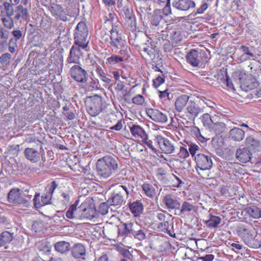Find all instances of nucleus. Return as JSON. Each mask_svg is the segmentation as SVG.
<instances>
[{"label":"nucleus","instance_id":"nucleus-1","mask_svg":"<svg viewBox=\"0 0 261 261\" xmlns=\"http://www.w3.org/2000/svg\"><path fill=\"white\" fill-rule=\"evenodd\" d=\"M96 167L98 175L107 178L117 171L118 159L111 155L105 156L98 160Z\"/></svg>","mask_w":261,"mask_h":261},{"label":"nucleus","instance_id":"nucleus-2","mask_svg":"<svg viewBox=\"0 0 261 261\" xmlns=\"http://www.w3.org/2000/svg\"><path fill=\"white\" fill-rule=\"evenodd\" d=\"M237 232L238 236L248 247L255 249L260 247V242L256 238L254 229L251 226L239 225L237 228Z\"/></svg>","mask_w":261,"mask_h":261},{"label":"nucleus","instance_id":"nucleus-3","mask_svg":"<svg viewBox=\"0 0 261 261\" xmlns=\"http://www.w3.org/2000/svg\"><path fill=\"white\" fill-rule=\"evenodd\" d=\"M123 229H118L120 236H131L135 239L143 241L146 238V229L137 222H128L122 224Z\"/></svg>","mask_w":261,"mask_h":261},{"label":"nucleus","instance_id":"nucleus-4","mask_svg":"<svg viewBox=\"0 0 261 261\" xmlns=\"http://www.w3.org/2000/svg\"><path fill=\"white\" fill-rule=\"evenodd\" d=\"M75 44L79 45L83 49H85L89 42V31L86 23L80 21L77 24L74 32Z\"/></svg>","mask_w":261,"mask_h":261},{"label":"nucleus","instance_id":"nucleus-5","mask_svg":"<svg viewBox=\"0 0 261 261\" xmlns=\"http://www.w3.org/2000/svg\"><path fill=\"white\" fill-rule=\"evenodd\" d=\"M248 74V73L244 69L236 70L232 74V80L228 76L226 77V86L228 88L232 89L233 91H236V90L234 88L233 82L239 88H241L242 85L243 83H244Z\"/></svg>","mask_w":261,"mask_h":261},{"label":"nucleus","instance_id":"nucleus-6","mask_svg":"<svg viewBox=\"0 0 261 261\" xmlns=\"http://www.w3.org/2000/svg\"><path fill=\"white\" fill-rule=\"evenodd\" d=\"M24 193L19 189H12L8 194V199L10 203L22 205L28 207L30 204L29 199L24 197Z\"/></svg>","mask_w":261,"mask_h":261},{"label":"nucleus","instance_id":"nucleus-7","mask_svg":"<svg viewBox=\"0 0 261 261\" xmlns=\"http://www.w3.org/2000/svg\"><path fill=\"white\" fill-rule=\"evenodd\" d=\"M196 170L199 175L200 171L210 169L213 166V162L210 156L204 154H198L195 156Z\"/></svg>","mask_w":261,"mask_h":261},{"label":"nucleus","instance_id":"nucleus-8","mask_svg":"<svg viewBox=\"0 0 261 261\" xmlns=\"http://www.w3.org/2000/svg\"><path fill=\"white\" fill-rule=\"evenodd\" d=\"M71 77L75 81L85 83L87 82L89 75L87 71L79 65L75 64L70 69Z\"/></svg>","mask_w":261,"mask_h":261},{"label":"nucleus","instance_id":"nucleus-9","mask_svg":"<svg viewBox=\"0 0 261 261\" xmlns=\"http://www.w3.org/2000/svg\"><path fill=\"white\" fill-rule=\"evenodd\" d=\"M81 46L76 44L73 45L70 50L69 55L67 59L66 66L69 67L70 65L74 64L77 65L80 63V59L82 55Z\"/></svg>","mask_w":261,"mask_h":261},{"label":"nucleus","instance_id":"nucleus-10","mask_svg":"<svg viewBox=\"0 0 261 261\" xmlns=\"http://www.w3.org/2000/svg\"><path fill=\"white\" fill-rule=\"evenodd\" d=\"M154 141L159 146L160 149L165 153H171L174 152V147L171 142L161 136L155 137Z\"/></svg>","mask_w":261,"mask_h":261},{"label":"nucleus","instance_id":"nucleus-11","mask_svg":"<svg viewBox=\"0 0 261 261\" xmlns=\"http://www.w3.org/2000/svg\"><path fill=\"white\" fill-rule=\"evenodd\" d=\"M147 116L153 121L161 123H165L168 120L167 114L154 109H148L146 111Z\"/></svg>","mask_w":261,"mask_h":261},{"label":"nucleus","instance_id":"nucleus-12","mask_svg":"<svg viewBox=\"0 0 261 261\" xmlns=\"http://www.w3.org/2000/svg\"><path fill=\"white\" fill-rule=\"evenodd\" d=\"M172 6L181 11H188L196 7V3L193 0H174Z\"/></svg>","mask_w":261,"mask_h":261},{"label":"nucleus","instance_id":"nucleus-13","mask_svg":"<svg viewBox=\"0 0 261 261\" xmlns=\"http://www.w3.org/2000/svg\"><path fill=\"white\" fill-rule=\"evenodd\" d=\"M186 59L187 62L193 67L199 66L202 59V53L201 51L196 49H191L187 55Z\"/></svg>","mask_w":261,"mask_h":261},{"label":"nucleus","instance_id":"nucleus-14","mask_svg":"<svg viewBox=\"0 0 261 261\" xmlns=\"http://www.w3.org/2000/svg\"><path fill=\"white\" fill-rule=\"evenodd\" d=\"M163 202L168 210H176L180 208V203L174 194L166 195L163 198Z\"/></svg>","mask_w":261,"mask_h":261},{"label":"nucleus","instance_id":"nucleus-15","mask_svg":"<svg viewBox=\"0 0 261 261\" xmlns=\"http://www.w3.org/2000/svg\"><path fill=\"white\" fill-rule=\"evenodd\" d=\"M57 187L58 184L55 181L51 182L47 185L45 189V193H43L41 197L44 205L51 203L52 195Z\"/></svg>","mask_w":261,"mask_h":261},{"label":"nucleus","instance_id":"nucleus-16","mask_svg":"<svg viewBox=\"0 0 261 261\" xmlns=\"http://www.w3.org/2000/svg\"><path fill=\"white\" fill-rule=\"evenodd\" d=\"M49 10L52 15L56 17V18L63 21L67 20L66 14L63 8L60 5L52 3L49 7Z\"/></svg>","mask_w":261,"mask_h":261},{"label":"nucleus","instance_id":"nucleus-17","mask_svg":"<svg viewBox=\"0 0 261 261\" xmlns=\"http://www.w3.org/2000/svg\"><path fill=\"white\" fill-rule=\"evenodd\" d=\"M241 216L243 217L249 216L253 219L261 218V208L255 206L246 207L241 212ZM247 218V217L242 218V219H244V221H245Z\"/></svg>","mask_w":261,"mask_h":261},{"label":"nucleus","instance_id":"nucleus-18","mask_svg":"<svg viewBox=\"0 0 261 261\" xmlns=\"http://www.w3.org/2000/svg\"><path fill=\"white\" fill-rule=\"evenodd\" d=\"M71 254L75 258L85 259L86 250L85 247L81 243H76L71 247Z\"/></svg>","mask_w":261,"mask_h":261},{"label":"nucleus","instance_id":"nucleus-19","mask_svg":"<svg viewBox=\"0 0 261 261\" xmlns=\"http://www.w3.org/2000/svg\"><path fill=\"white\" fill-rule=\"evenodd\" d=\"M150 23L152 26L162 28L165 23V20L162 16L161 9H157L153 12V14L150 18Z\"/></svg>","mask_w":261,"mask_h":261},{"label":"nucleus","instance_id":"nucleus-20","mask_svg":"<svg viewBox=\"0 0 261 261\" xmlns=\"http://www.w3.org/2000/svg\"><path fill=\"white\" fill-rule=\"evenodd\" d=\"M101 110V102L99 99H94L87 105V111L92 116H97Z\"/></svg>","mask_w":261,"mask_h":261},{"label":"nucleus","instance_id":"nucleus-21","mask_svg":"<svg viewBox=\"0 0 261 261\" xmlns=\"http://www.w3.org/2000/svg\"><path fill=\"white\" fill-rule=\"evenodd\" d=\"M220 119L221 118L219 116V119H217L216 122H214L208 128L211 133L216 136L223 134L228 129L226 125L220 121Z\"/></svg>","mask_w":261,"mask_h":261},{"label":"nucleus","instance_id":"nucleus-22","mask_svg":"<svg viewBox=\"0 0 261 261\" xmlns=\"http://www.w3.org/2000/svg\"><path fill=\"white\" fill-rule=\"evenodd\" d=\"M125 41L123 40L121 35H110V40L109 46L111 48L113 51L117 52L120 47L125 43Z\"/></svg>","mask_w":261,"mask_h":261},{"label":"nucleus","instance_id":"nucleus-23","mask_svg":"<svg viewBox=\"0 0 261 261\" xmlns=\"http://www.w3.org/2000/svg\"><path fill=\"white\" fill-rule=\"evenodd\" d=\"M252 154V153L248 148L244 147L237 150L236 157L240 162L245 163L250 160Z\"/></svg>","mask_w":261,"mask_h":261},{"label":"nucleus","instance_id":"nucleus-24","mask_svg":"<svg viewBox=\"0 0 261 261\" xmlns=\"http://www.w3.org/2000/svg\"><path fill=\"white\" fill-rule=\"evenodd\" d=\"M258 85L256 79L252 75L248 74L244 83H243L241 89L247 92L256 88Z\"/></svg>","mask_w":261,"mask_h":261},{"label":"nucleus","instance_id":"nucleus-25","mask_svg":"<svg viewBox=\"0 0 261 261\" xmlns=\"http://www.w3.org/2000/svg\"><path fill=\"white\" fill-rule=\"evenodd\" d=\"M246 144L248 148L253 153L261 150V144L260 142L252 136H249L246 139Z\"/></svg>","mask_w":261,"mask_h":261},{"label":"nucleus","instance_id":"nucleus-26","mask_svg":"<svg viewBox=\"0 0 261 261\" xmlns=\"http://www.w3.org/2000/svg\"><path fill=\"white\" fill-rule=\"evenodd\" d=\"M245 137V132L239 127H234L229 132V138L236 142L241 141Z\"/></svg>","mask_w":261,"mask_h":261},{"label":"nucleus","instance_id":"nucleus-27","mask_svg":"<svg viewBox=\"0 0 261 261\" xmlns=\"http://www.w3.org/2000/svg\"><path fill=\"white\" fill-rule=\"evenodd\" d=\"M132 135L136 138L145 139L148 138V135L144 129L139 125H133L130 127Z\"/></svg>","mask_w":261,"mask_h":261},{"label":"nucleus","instance_id":"nucleus-28","mask_svg":"<svg viewBox=\"0 0 261 261\" xmlns=\"http://www.w3.org/2000/svg\"><path fill=\"white\" fill-rule=\"evenodd\" d=\"M123 196L119 194L115 190L111 194L107 200L108 204L112 206H120L123 202Z\"/></svg>","mask_w":261,"mask_h":261},{"label":"nucleus","instance_id":"nucleus-29","mask_svg":"<svg viewBox=\"0 0 261 261\" xmlns=\"http://www.w3.org/2000/svg\"><path fill=\"white\" fill-rule=\"evenodd\" d=\"M25 157L32 163H36L40 160V153L33 148H27L24 150Z\"/></svg>","mask_w":261,"mask_h":261},{"label":"nucleus","instance_id":"nucleus-30","mask_svg":"<svg viewBox=\"0 0 261 261\" xmlns=\"http://www.w3.org/2000/svg\"><path fill=\"white\" fill-rule=\"evenodd\" d=\"M14 238V233L10 231H4L0 234V248L10 244Z\"/></svg>","mask_w":261,"mask_h":261},{"label":"nucleus","instance_id":"nucleus-31","mask_svg":"<svg viewBox=\"0 0 261 261\" xmlns=\"http://www.w3.org/2000/svg\"><path fill=\"white\" fill-rule=\"evenodd\" d=\"M130 212L137 217L140 215L143 210V206L141 201L137 200L128 204Z\"/></svg>","mask_w":261,"mask_h":261},{"label":"nucleus","instance_id":"nucleus-32","mask_svg":"<svg viewBox=\"0 0 261 261\" xmlns=\"http://www.w3.org/2000/svg\"><path fill=\"white\" fill-rule=\"evenodd\" d=\"M83 219L92 220L95 217L96 211L93 208L88 206L86 203L83 202Z\"/></svg>","mask_w":261,"mask_h":261},{"label":"nucleus","instance_id":"nucleus-33","mask_svg":"<svg viewBox=\"0 0 261 261\" xmlns=\"http://www.w3.org/2000/svg\"><path fill=\"white\" fill-rule=\"evenodd\" d=\"M188 113L193 117L195 118L198 114L203 112V110L201 109L196 103L190 101L187 107Z\"/></svg>","mask_w":261,"mask_h":261},{"label":"nucleus","instance_id":"nucleus-34","mask_svg":"<svg viewBox=\"0 0 261 261\" xmlns=\"http://www.w3.org/2000/svg\"><path fill=\"white\" fill-rule=\"evenodd\" d=\"M123 61L124 59L123 57L114 55L106 59V64L108 67L114 68L118 63Z\"/></svg>","mask_w":261,"mask_h":261},{"label":"nucleus","instance_id":"nucleus-35","mask_svg":"<svg viewBox=\"0 0 261 261\" xmlns=\"http://www.w3.org/2000/svg\"><path fill=\"white\" fill-rule=\"evenodd\" d=\"M217 119H219V116L217 115L211 116L208 113H204L201 117V121L203 125L208 128L214 122H216Z\"/></svg>","mask_w":261,"mask_h":261},{"label":"nucleus","instance_id":"nucleus-36","mask_svg":"<svg viewBox=\"0 0 261 261\" xmlns=\"http://www.w3.org/2000/svg\"><path fill=\"white\" fill-rule=\"evenodd\" d=\"M189 96L187 95H182L178 97L175 102L176 110L180 112H181L189 100Z\"/></svg>","mask_w":261,"mask_h":261},{"label":"nucleus","instance_id":"nucleus-37","mask_svg":"<svg viewBox=\"0 0 261 261\" xmlns=\"http://www.w3.org/2000/svg\"><path fill=\"white\" fill-rule=\"evenodd\" d=\"M55 250L62 254L68 252L71 248L70 244L65 241H59L55 244Z\"/></svg>","mask_w":261,"mask_h":261},{"label":"nucleus","instance_id":"nucleus-38","mask_svg":"<svg viewBox=\"0 0 261 261\" xmlns=\"http://www.w3.org/2000/svg\"><path fill=\"white\" fill-rule=\"evenodd\" d=\"M195 211L196 207L193 204L185 201L181 204L179 215L182 216Z\"/></svg>","mask_w":261,"mask_h":261},{"label":"nucleus","instance_id":"nucleus-39","mask_svg":"<svg viewBox=\"0 0 261 261\" xmlns=\"http://www.w3.org/2000/svg\"><path fill=\"white\" fill-rule=\"evenodd\" d=\"M142 190L145 194L148 197L153 199L156 194L154 188L148 183H144L141 186Z\"/></svg>","mask_w":261,"mask_h":261},{"label":"nucleus","instance_id":"nucleus-40","mask_svg":"<svg viewBox=\"0 0 261 261\" xmlns=\"http://www.w3.org/2000/svg\"><path fill=\"white\" fill-rule=\"evenodd\" d=\"M221 218L218 216L210 215L208 220L205 221V223L207 226L211 228H215L221 223Z\"/></svg>","mask_w":261,"mask_h":261},{"label":"nucleus","instance_id":"nucleus-41","mask_svg":"<svg viewBox=\"0 0 261 261\" xmlns=\"http://www.w3.org/2000/svg\"><path fill=\"white\" fill-rule=\"evenodd\" d=\"M239 50L243 53L242 55H241L239 58L238 60L241 62H244L245 58L247 55H250L251 57L256 58V55L250 51L249 48L248 46L245 45H242L240 48Z\"/></svg>","mask_w":261,"mask_h":261},{"label":"nucleus","instance_id":"nucleus-42","mask_svg":"<svg viewBox=\"0 0 261 261\" xmlns=\"http://www.w3.org/2000/svg\"><path fill=\"white\" fill-rule=\"evenodd\" d=\"M16 15L15 18L18 20L21 17L24 19H27L28 16V10L26 8H24L22 5H18L16 10Z\"/></svg>","mask_w":261,"mask_h":261},{"label":"nucleus","instance_id":"nucleus-43","mask_svg":"<svg viewBox=\"0 0 261 261\" xmlns=\"http://www.w3.org/2000/svg\"><path fill=\"white\" fill-rule=\"evenodd\" d=\"M169 38L172 43H177L182 40L180 32L175 29L171 30L169 33Z\"/></svg>","mask_w":261,"mask_h":261},{"label":"nucleus","instance_id":"nucleus-44","mask_svg":"<svg viewBox=\"0 0 261 261\" xmlns=\"http://www.w3.org/2000/svg\"><path fill=\"white\" fill-rule=\"evenodd\" d=\"M95 71L102 82L107 84L110 83L112 81L111 79L107 76V74L104 72L103 70L100 66H96Z\"/></svg>","mask_w":261,"mask_h":261},{"label":"nucleus","instance_id":"nucleus-45","mask_svg":"<svg viewBox=\"0 0 261 261\" xmlns=\"http://www.w3.org/2000/svg\"><path fill=\"white\" fill-rule=\"evenodd\" d=\"M38 249L40 253L44 255H49L51 252V246L46 243L40 244Z\"/></svg>","mask_w":261,"mask_h":261},{"label":"nucleus","instance_id":"nucleus-46","mask_svg":"<svg viewBox=\"0 0 261 261\" xmlns=\"http://www.w3.org/2000/svg\"><path fill=\"white\" fill-rule=\"evenodd\" d=\"M120 254L122 255V258L127 261H133V255L127 249H122L120 250Z\"/></svg>","mask_w":261,"mask_h":261},{"label":"nucleus","instance_id":"nucleus-47","mask_svg":"<svg viewBox=\"0 0 261 261\" xmlns=\"http://www.w3.org/2000/svg\"><path fill=\"white\" fill-rule=\"evenodd\" d=\"M141 50L144 53V55L146 54L149 57L153 55L154 49L152 45L149 46V45L144 44L141 47Z\"/></svg>","mask_w":261,"mask_h":261},{"label":"nucleus","instance_id":"nucleus-48","mask_svg":"<svg viewBox=\"0 0 261 261\" xmlns=\"http://www.w3.org/2000/svg\"><path fill=\"white\" fill-rule=\"evenodd\" d=\"M165 77L163 73L158 75L155 79L153 80L154 87L158 88L165 82Z\"/></svg>","mask_w":261,"mask_h":261},{"label":"nucleus","instance_id":"nucleus-49","mask_svg":"<svg viewBox=\"0 0 261 261\" xmlns=\"http://www.w3.org/2000/svg\"><path fill=\"white\" fill-rule=\"evenodd\" d=\"M83 203L80 206L76 207L75 204V212H74V219L82 220L83 219Z\"/></svg>","mask_w":261,"mask_h":261},{"label":"nucleus","instance_id":"nucleus-50","mask_svg":"<svg viewBox=\"0 0 261 261\" xmlns=\"http://www.w3.org/2000/svg\"><path fill=\"white\" fill-rule=\"evenodd\" d=\"M34 205L36 208H40L41 207L44 206L42 203L41 198H40V193H36L33 199Z\"/></svg>","mask_w":261,"mask_h":261},{"label":"nucleus","instance_id":"nucleus-51","mask_svg":"<svg viewBox=\"0 0 261 261\" xmlns=\"http://www.w3.org/2000/svg\"><path fill=\"white\" fill-rule=\"evenodd\" d=\"M4 25L8 29H12L14 27L13 20L11 17H4L2 18Z\"/></svg>","mask_w":261,"mask_h":261},{"label":"nucleus","instance_id":"nucleus-52","mask_svg":"<svg viewBox=\"0 0 261 261\" xmlns=\"http://www.w3.org/2000/svg\"><path fill=\"white\" fill-rule=\"evenodd\" d=\"M12 58V55L9 53H5L0 57V62L4 65H7L9 63V61Z\"/></svg>","mask_w":261,"mask_h":261},{"label":"nucleus","instance_id":"nucleus-53","mask_svg":"<svg viewBox=\"0 0 261 261\" xmlns=\"http://www.w3.org/2000/svg\"><path fill=\"white\" fill-rule=\"evenodd\" d=\"M9 32L8 30H6L4 28H1L0 29V37L2 39L6 40L9 37ZM6 42V41L0 42V44L2 45H4Z\"/></svg>","mask_w":261,"mask_h":261},{"label":"nucleus","instance_id":"nucleus-54","mask_svg":"<svg viewBox=\"0 0 261 261\" xmlns=\"http://www.w3.org/2000/svg\"><path fill=\"white\" fill-rule=\"evenodd\" d=\"M4 7L6 11L7 15L9 17H11L14 14V9L12 6V4L8 3H5L4 4Z\"/></svg>","mask_w":261,"mask_h":261},{"label":"nucleus","instance_id":"nucleus-55","mask_svg":"<svg viewBox=\"0 0 261 261\" xmlns=\"http://www.w3.org/2000/svg\"><path fill=\"white\" fill-rule=\"evenodd\" d=\"M119 53L123 56H125L126 57L129 56V53L130 51V49L129 47L126 45V42L123 44L119 49Z\"/></svg>","mask_w":261,"mask_h":261},{"label":"nucleus","instance_id":"nucleus-56","mask_svg":"<svg viewBox=\"0 0 261 261\" xmlns=\"http://www.w3.org/2000/svg\"><path fill=\"white\" fill-rule=\"evenodd\" d=\"M75 204H72L68 208L66 213V216L68 219H74Z\"/></svg>","mask_w":261,"mask_h":261},{"label":"nucleus","instance_id":"nucleus-57","mask_svg":"<svg viewBox=\"0 0 261 261\" xmlns=\"http://www.w3.org/2000/svg\"><path fill=\"white\" fill-rule=\"evenodd\" d=\"M120 24L119 22H117L112 25V29L110 31L111 35H121L120 32Z\"/></svg>","mask_w":261,"mask_h":261},{"label":"nucleus","instance_id":"nucleus-58","mask_svg":"<svg viewBox=\"0 0 261 261\" xmlns=\"http://www.w3.org/2000/svg\"><path fill=\"white\" fill-rule=\"evenodd\" d=\"M164 5L165 6L163 9L161 10V11H162V16H164V15L166 16H169L172 13L171 8L170 7V2H169V3L167 2L165 4H164ZM162 6H163V5H162Z\"/></svg>","mask_w":261,"mask_h":261},{"label":"nucleus","instance_id":"nucleus-59","mask_svg":"<svg viewBox=\"0 0 261 261\" xmlns=\"http://www.w3.org/2000/svg\"><path fill=\"white\" fill-rule=\"evenodd\" d=\"M133 103L137 105H142L144 102V98L141 94H138L132 99Z\"/></svg>","mask_w":261,"mask_h":261},{"label":"nucleus","instance_id":"nucleus-60","mask_svg":"<svg viewBox=\"0 0 261 261\" xmlns=\"http://www.w3.org/2000/svg\"><path fill=\"white\" fill-rule=\"evenodd\" d=\"M179 158L185 159L189 156V153L188 149L183 146L180 148L179 152L178 153Z\"/></svg>","mask_w":261,"mask_h":261},{"label":"nucleus","instance_id":"nucleus-61","mask_svg":"<svg viewBox=\"0 0 261 261\" xmlns=\"http://www.w3.org/2000/svg\"><path fill=\"white\" fill-rule=\"evenodd\" d=\"M208 5L206 2H203L200 7L198 8L195 12V15L203 14L208 8Z\"/></svg>","mask_w":261,"mask_h":261},{"label":"nucleus","instance_id":"nucleus-62","mask_svg":"<svg viewBox=\"0 0 261 261\" xmlns=\"http://www.w3.org/2000/svg\"><path fill=\"white\" fill-rule=\"evenodd\" d=\"M122 185L123 187V191L126 194V198H128L133 191V187L129 184H124Z\"/></svg>","mask_w":261,"mask_h":261},{"label":"nucleus","instance_id":"nucleus-63","mask_svg":"<svg viewBox=\"0 0 261 261\" xmlns=\"http://www.w3.org/2000/svg\"><path fill=\"white\" fill-rule=\"evenodd\" d=\"M214 259V255L212 254H206L197 257L198 260L212 261Z\"/></svg>","mask_w":261,"mask_h":261},{"label":"nucleus","instance_id":"nucleus-64","mask_svg":"<svg viewBox=\"0 0 261 261\" xmlns=\"http://www.w3.org/2000/svg\"><path fill=\"white\" fill-rule=\"evenodd\" d=\"M142 142L144 144L148 147L152 152H155L156 151L155 148L152 144V142L151 140H148L147 139H143Z\"/></svg>","mask_w":261,"mask_h":261}]
</instances>
